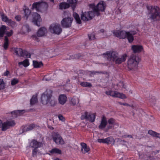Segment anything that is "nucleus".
<instances>
[{
	"label": "nucleus",
	"instance_id": "9",
	"mask_svg": "<svg viewBox=\"0 0 160 160\" xmlns=\"http://www.w3.org/2000/svg\"><path fill=\"white\" fill-rule=\"evenodd\" d=\"M73 19L72 18H65L61 21V24L63 28H68L71 27Z\"/></svg>",
	"mask_w": 160,
	"mask_h": 160
},
{
	"label": "nucleus",
	"instance_id": "24",
	"mask_svg": "<svg viewBox=\"0 0 160 160\" xmlns=\"http://www.w3.org/2000/svg\"><path fill=\"white\" fill-rule=\"evenodd\" d=\"M49 152L52 154H61V150L58 148H53L50 150Z\"/></svg>",
	"mask_w": 160,
	"mask_h": 160
},
{
	"label": "nucleus",
	"instance_id": "5",
	"mask_svg": "<svg viewBox=\"0 0 160 160\" xmlns=\"http://www.w3.org/2000/svg\"><path fill=\"white\" fill-rule=\"evenodd\" d=\"M43 144L42 142H38V141H32L30 143V146L34 148L32 152V155L33 157H34L37 154L38 151V148L42 147Z\"/></svg>",
	"mask_w": 160,
	"mask_h": 160
},
{
	"label": "nucleus",
	"instance_id": "30",
	"mask_svg": "<svg viewBox=\"0 0 160 160\" xmlns=\"http://www.w3.org/2000/svg\"><path fill=\"white\" fill-rule=\"evenodd\" d=\"M73 16L75 19L77 23L80 24L81 23V21L79 15L76 12H74Z\"/></svg>",
	"mask_w": 160,
	"mask_h": 160
},
{
	"label": "nucleus",
	"instance_id": "4",
	"mask_svg": "<svg viewBox=\"0 0 160 160\" xmlns=\"http://www.w3.org/2000/svg\"><path fill=\"white\" fill-rule=\"evenodd\" d=\"M48 7V5L45 2L34 3L32 6V9H35L37 11H46Z\"/></svg>",
	"mask_w": 160,
	"mask_h": 160
},
{
	"label": "nucleus",
	"instance_id": "36",
	"mask_svg": "<svg viewBox=\"0 0 160 160\" xmlns=\"http://www.w3.org/2000/svg\"><path fill=\"white\" fill-rule=\"evenodd\" d=\"M24 12L25 14L24 18H25L26 19H27L31 13L30 11L28 9H25L24 10Z\"/></svg>",
	"mask_w": 160,
	"mask_h": 160
},
{
	"label": "nucleus",
	"instance_id": "33",
	"mask_svg": "<svg viewBox=\"0 0 160 160\" xmlns=\"http://www.w3.org/2000/svg\"><path fill=\"white\" fill-rule=\"evenodd\" d=\"M23 51L21 48H17L15 49V53L17 55L21 56V55L23 53Z\"/></svg>",
	"mask_w": 160,
	"mask_h": 160
},
{
	"label": "nucleus",
	"instance_id": "8",
	"mask_svg": "<svg viewBox=\"0 0 160 160\" xmlns=\"http://www.w3.org/2000/svg\"><path fill=\"white\" fill-rule=\"evenodd\" d=\"M103 55L107 58V59L109 61H114L118 58V54L114 51H108Z\"/></svg>",
	"mask_w": 160,
	"mask_h": 160
},
{
	"label": "nucleus",
	"instance_id": "42",
	"mask_svg": "<svg viewBox=\"0 0 160 160\" xmlns=\"http://www.w3.org/2000/svg\"><path fill=\"white\" fill-rule=\"evenodd\" d=\"M90 75L92 76V75H94L96 73L97 74H104L102 71H91L90 72Z\"/></svg>",
	"mask_w": 160,
	"mask_h": 160
},
{
	"label": "nucleus",
	"instance_id": "22",
	"mask_svg": "<svg viewBox=\"0 0 160 160\" xmlns=\"http://www.w3.org/2000/svg\"><path fill=\"white\" fill-rule=\"evenodd\" d=\"M94 12H93V11L85 12L84 13V15H85L87 18H88L89 20L92 19V18L94 16Z\"/></svg>",
	"mask_w": 160,
	"mask_h": 160
},
{
	"label": "nucleus",
	"instance_id": "23",
	"mask_svg": "<svg viewBox=\"0 0 160 160\" xmlns=\"http://www.w3.org/2000/svg\"><path fill=\"white\" fill-rule=\"evenodd\" d=\"M78 0H67V2L69 3L72 8V10L74 11L76 7V3Z\"/></svg>",
	"mask_w": 160,
	"mask_h": 160
},
{
	"label": "nucleus",
	"instance_id": "45",
	"mask_svg": "<svg viewBox=\"0 0 160 160\" xmlns=\"http://www.w3.org/2000/svg\"><path fill=\"white\" fill-rule=\"evenodd\" d=\"M19 82V80L16 78H14L11 81V84L12 86H13L18 83Z\"/></svg>",
	"mask_w": 160,
	"mask_h": 160
},
{
	"label": "nucleus",
	"instance_id": "34",
	"mask_svg": "<svg viewBox=\"0 0 160 160\" xmlns=\"http://www.w3.org/2000/svg\"><path fill=\"white\" fill-rule=\"evenodd\" d=\"M90 115V114H88V112H85L84 114L81 116V118L82 120L86 119L88 120L89 119Z\"/></svg>",
	"mask_w": 160,
	"mask_h": 160
},
{
	"label": "nucleus",
	"instance_id": "39",
	"mask_svg": "<svg viewBox=\"0 0 160 160\" xmlns=\"http://www.w3.org/2000/svg\"><path fill=\"white\" fill-rule=\"evenodd\" d=\"M116 97L122 99L126 98L125 95L124 94L118 92L117 93Z\"/></svg>",
	"mask_w": 160,
	"mask_h": 160
},
{
	"label": "nucleus",
	"instance_id": "44",
	"mask_svg": "<svg viewBox=\"0 0 160 160\" xmlns=\"http://www.w3.org/2000/svg\"><path fill=\"white\" fill-rule=\"evenodd\" d=\"M22 112H25L24 111V110H18L12 112V114H15L16 115H21V113Z\"/></svg>",
	"mask_w": 160,
	"mask_h": 160
},
{
	"label": "nucleus",
	"instance_id": "29",
	"mask_svg": "<svg viewBox=\"0 0 160 160\" xmlns=\"http://www.w3.org/2000/svg\"><path fill=\"white\" fill-rule=\"evenodd\" d=\"M117 92L113 91H108L105 92V93L109 95H110L113 97H116Z\"/></svg>",
	"mask_w": 160,
	"mask_h": 160
},
{
	"label": "nucleus",
	"instance_id": "48",
	"mask_svg": "<svg viewBox=\"0 0 160 160\" xmlns=\"http://www.w3.org/2000/svg\"><path fill=\"white\" fill-rule=\"evenodd\" d=\"M107 122L109 124L113 125L115 122V120L112 118H111L108 120Z\"/></svg>",
	"mask_w": 160,
	"mask_h": 160
},
{
	"label": "nucleus",
	"instance_id": "53",
	"mask_svg": "<svg viewBox=\"0 0 160 160\" xmlns=\"http://www.w3.org/2000/svg\"><path fill=\"white\" fill-rule=\"evenodd\" d=\"M13 34V31L12 30H10V32H7L6 33L7 37H10Z\"/></svg>",
	"mask_w": 160,
	"mask_h": 160
},
{
	"label": "nucleus",
	"instance_id": "31",
	"mask_svg": "<svg viewBox=\"0 0 160 160\" xmlns=\"http://www.w3.org/2000/svg\"><path fill=\"white\" fill-rule=\"evenodd\" d=\"M6 30V27L4 25H2L0 28V37L3 36Z\"/></svg>",
	"mask_w": 160,
	"mask_h": 160
},
{
	"label": "nucleus",
	"instance_id": "32",
	"mask_svg": "<svg viewBox=\"0 0 160 160\" xmlns=\"http://www.w3.org/2000/svg\"><path fill=\"white\" fill-rule=\"evenodd\" d=\"M18 64L19 66L23 65L25 67H27L29 65L28 60V59H25L23 62H19Z\"/></svg>",
	"mask_w": 160,
	"mask_h": 160
},
{
	"label": "nucleus",
	"instance_id": "18",
	"mask_svg": "<svg viewBox=\"0 0 160 160\" xmlns=\"http://www.w3.org/2000/svg\"><path fill=\"white\" fill-rule=\"evenodd\" d=\"M71 6L70 5L66 2H62L59 4V8L60 9H65L69 8Z\"/></svg>",
	"mask_w": 160,
	"mask_h": 160
},
{
	"label": "nucleus",
	"instance_id": "10",
	"mask_svg": "<svg viewBox=\"0 0 160 160\" xmlns=\"http://www.w3.org/2000/svg\"><path fill=\"white\" fill-rule=\"evenodd\" d=\"M32 22L34 24L39 27L41 25L42 19L40 15L37 12L33 13L32 15Z\"/></svg>",
	"mask_w": 160,
	"mask_h": 160
},
{
	"label": "nucleus",
	"instance_id": "35",
	"mask_svg": "<svg viewBox=\"0 0 160 160\" xmlns=\"http://www.w3.org/2000/svg\"><path fill=\"white\" fill-rule=\"evenodd\" d=\"M80 85L83 87H91L92 86V85L90 83L86 82H81L80 83Z\"/></svg>",
	"mask_w": 160,
	"mask_h": 160
},
{
	"label": "nucleus",
	"instance_id": "49",
	"mask_svg": "<svg viewBox=\"0 0 160 160\" xmlns=\"http://www.w3.org/2000/svg\"><path fill=\"white\" fill-rule=\"evenodd\" d=\"M8 125L9 126H13L15 125V123L13 121H8L7 122Z\"/></svg>",
	"mask_w": 160,
	"mask_h": 160
},
{
	"label": "nucleus",
	"instance_id": "59",
	"mask_svg": "<svg viewBox=\"0 0 160 160\" xmlns=\"http://www.w3.org/2000/svg\"><path fill=\"white\" fill-rule=\"evenodd\" d=\"M118 103H119L120 104L122 105H123L124 106H130V105L128 104V103H122L121 102H119Z\"/></svg>",
	"mask_w": 160,
	"mask_h": 160
},
{
	"label": "nucleus",
	"instance_id": "28",
	"mask_svg": "<svg viewBox=\"0 0 160 160\" xmlns=\"http://www.w3.org/2000/svg\"><path fill=\"white\" fill-rule=\"evenodd\" d=\"M126 38H127L128 42L130 43L132 42L134 40L133 36L128 32H127Z\"/></svg>",
	"mask_w": 160,
	"mask_h": 160
},
{
	"label": "nucleus",
	"instance_id": "2",
	"mask_svg": "<svg viewBox=\"0 0 160 160\" xmlns=\"http://www.w3.org/2000/svg\"><path fill=\"white\" fill-rule=\"evenodd\" d=\"M147 8L150 11V13L151 14L150 19L154 21L160 20V9L159 7L147 6Z\"/></svg>",
	"mask_w": 160,
	"mask_h": 160
},
{
	"label": "nucleus",
	"instance_id": "26",
	"mask_svg": "<svg viewBox=\"0 0 160 160\" xmlns=\"http://www.w3.org/2000/svg\"><path fill=\"white\" fill-rule=\"evenodd\" d=\"M38 102V99L37 98V95H35L33 96L32 98L30 100V104L32 105H34Z\"/></svg>",
	"mask_w": 160,
	"mask_h": 160
},
{
	"label": "nucleus",
	"instance_id": "50",
	"mask_svg": "<svg viewBox=\"0 0 160 160\" xmlns=\"http://www.w3.org/2000/svg\"><path fill=\"white\" fill-rule=\"evenodd\" d=\"M88 36L90 40H94L95 39V35L94 34H88Z\"/></svg>",
	"mask_w": 160,
	"mask_h": 160
},
{
	"label": "nucleus",
	"instance_id": "46",
	"mask_svg": "<svg viewBox=\"0 0 160 160\" xmlns=\"http://www.w3.org/2000/svg\"><path fill=\"white\" fill-rule=\"evenodd\" d=\"M81 19L82 20L84 21H88L89 20L88 18H87L85 15H84V13H82L81 15Z\"/></svg>",
	"mask_w": 160,
	"mask_h": 160
},
{
	"label": "nucleus",
	"instance_id": "11",
	"mask_svg": "<svg viewBox=\"0 0 160 160\" xmlns=\"http://www.w3.org/2000/svg\"><path fill=\"white\" fill-rule=\"evenodd\" d=\"M127 32L125 31L116 30L113 31V35L120 39H124L126 38Z\"/></svg>",
	"mask_w": 160,
	"mask_h": 160
},
{
	"label": "nucleus",
	"instance_id": "55",
	"mask_svg": "<svg viewBox=\"0 0 160 160\" xmlns=\"http://www.w3.org/2000/svg\"><path fill=\"white\" fill-rule=\"evenodd\" d=\"M58 116L60 120H61L62 121H64V118L62 115L59 114Z\"/></svg>",
	"mask_w": 160,
	"mask_h": 160
},
{
	"label": "nucleus",
	"instance_id": "43",
	"mask_svg": "<svg viewBox=\"0 0 160 160\" xmlns=\"http://www.w3.org/2000/svg\"><path fill=\"white\" fill-rule=\"evenodd\" d=\"M95 118V115L94 114H90L89 119L88 120H89L91 122H93L94 121Z\"/></svg>",
	"mask_w": 160,
	"mask_h": 160
},
{
	"label": "nucleus",
	"instance_id": "51",
	"mask_svg": "<svg viewBox=\"0 0 160 160\" xmlns=\"http://www.w3.org/2000/svg\"><path fill=\"white\" fill-rule=\"evenodd\" d=\"M56 143L58 144H63L64 143V141H54Z\"/></svg>",
	"mask_w": 160,
	"mask_h": 160
},
{
	"label": "nucleus",
	"instance_id": "56",
	"mask_svg": "<svg viewBox=\"0 0 160 160\" xmlns=\"http://www.w3.org/2000/svg\"><path fill=\"white\" fill-rule=\"evenodd\" d=\"M79 54L76 55L74 57L73 56H70V59H74L75 58H76L77 57L78 58V59L79 58Z\"/></svg>",
	"mask_w": 160,
	"mask_h": 160
},
{
	"label": "nucleus",
	"instance_id": "15",
	"mask_svg": "<svg viewBox=\"0 0 160 160\" xmlns=\"http://www.w3.org/2000/svg\"><path fill=\"white\" fill-rule=\"evenodd\" d=\"M107 122L105 116H103L100 124L99 126L100 129H103L105 128L107 124Z\"/></svg>",
	"mask_w": 160,
	"mask_h": 160
},
{
	"label": "nucleus",
	"instance_id": "17",
	"mask_svg": "<svg viewBox=\"0 0 160 160\" xmlns=\"http://www.w3.org/2000/svg\"><path fill=\"white\" fill-rule=\"evenodd\" d=\"M67 97L64 94H62L59 96L58 98L59 103L62 105H63L66 102Z\"/></svg>",
	"mask_w": 160,
	"mask_h": 160
},
{
	"label": "nucleus",
	"instance_id": "1",
	"mask_svg": "<svg viewBox=\"0 0 160 160\" xmlns=\"http://www.w3.org/2000/svg\"><path fill=\"white\" fill-rule=\"evenodd\" d=\"M52 91L51 90H47L42 95L41 102L44 105L48 103L51 106H54L56 104L55 100L52 96Z\"/></svg>",
	"mask_w": 160,
	"mask_h": 160
},
{
	"label": "nucleus",
	"instance_id": "60",
	"mask_svg": "<svg viewBox=\"0 0 160 160\" xmlns=\"http://www.w3.org/2000/svg\"><path fill=\"white\" fill-rule=\"evenodd\" d=\"M31 37L34 39V40H36V41H38V38H37L36 36V35H33Z\"/></svg>",
	"mask_w": 160,
	"mask_h": 160
},
{
	"label": "nucleus",
	"instance_id": "3",
	"mask_svg": "<svg viewBox=\"0 0 160 160\" xmlns=\"http://www.w3.org/2000/svg\"><path fill=\"white\" fill-rule=\"evenodd\" d=\"M140 60L138 56L132 54L128 61V68L130 70H136Z\"/></svg>",
	"mask_w": 160,
	"mask_h": 160
},
{
	"label": "nucleus",
	"instance_id": "62",
	"mask_svg": "<svg viewBox=\"0 0 160 160\" xmlns=\"http://www.w3.org/2000/svg\"><path fill=\"white\" fill-rule=\"evenodd\" d=\"M9 73V72L7 70L4 73V76H8Z\"/></svg>",
	"mask_w": 160,
	"mask_h": 160
},
{
	"label": "nucleus",
	"instance_id": "47",
	"mask_svg": "<svg viewBox=\"0 0 160 160\" xmlns=\"http://www.w3.org/2000/svg\"><path fill=\"white\" fill-rule=\"evenodd\" d=\"M71 102L73 105H75L77 102H78V100L77 98L75 99L74 98H72L71 100Z\"/></svg>",
	"mask_w": 160,
	"mask_h": 160
},
{
	"label": "nucleus",
	"instance_id": "27",
	"mask_svg": "<svg viewBox=\"0 0 160 160\" xmlns=\"http://www.w3.org/2000/svg\"><path fill=\"white\" fill-rule=\"evenodd\" d=\"M33 65L34 67L35 68H40L43 65V64L42 62H38L36 61H33Z\"/></svg>",
	"mask_w": 160,
	"mask_h": 160
},
{
	"label": "nucleus",
	"instance_id": "63",
	"mask_svg": "<svg viewBox=\"0 0 160 160\" xmlns=\"http://www.w3.org/2000/svg\"><path fill=\"white\" fill-rule=\"evenodd\" d=\"M5 42H8V39L7 36H6L5 37Z\"/></svg>",
	"mask_w": 160,
	"mask_h": 160
},
{
	"label": "nucleus",
	"instance_id": "57",
	"mask_svg": "<svg viewBox=\"0 0 160 160\" xmlns=\"http://www.w3.org/2000/svg\"><path fill=\"white\" fill-rule=\"evenodd\" d=\"M128 32L130 33L132 36L136 34L137 33V32L136 31H130L129 32Z\"/></svg>",
	"mask_w": 160,
	"mask_h": 160
},
{
	"label": "nucleus",
	"instance_id": "7",
	"mask_svg": "<svg viewBox=\"0 0 160 160\" xmlns=\"http://www.w3.org/2000/svg\"><path fill=\"white\" fill-rule=\"evenodd\" d=\"M106 6L105 3L103 1H101L97 4L96 7H94L93 9V12H94V14L99 16L100 13L99 11H103L105 9Z\"/></svg>",
	"mask_w": 160,
	"mask_h": 160
},
{
	"label": "nucleus",
	"instance_id": "25",
	"mask_svg": "<svg viewBox=\"0 0 160 160\" xmlns=\"http://www.w3.org/2000/svg\"><path fill=\"white\" fill-rule=\"evenodd\" d=\"M148 133L149 134L151 135L153 137H155L157 138H158L160 139V134L157 133L152 130H149Z\"/></svg>",
	"mask_w": 160,
	"mask_h": 160
},
{
	"label": "nucleus",
	"instance_id": "40",
	"mask_svg": "<svg viewBox=\"0 0 160 160\" xmlns=\"http://www.w3.org/2000/svg\"><path fill=\"white\" fill-rule=\"evenodd\" d=\"M21 55V56H26L27 58H30L31 55L27 51H23V53Z\"/></svg>",
	"mask_w": 160,
	"mask_h": 160
},
{
	"label": "nucleus",
	"instance_id": "54",
	"mask_svg": "<svg viewBox=\"0 0 160 160\" xmlns=\"http://www.w3.org/2000/svg\"><path fill=\"white\" fill-rule=\"evenodd\" d=\"M8 46V42H4V43L3 47L4 49L6 50L7 49Z\"/></svg>",
	"mask_w": 160,
	"mask_h": 160
},
{
	"label": "nucleus",
	"instance_id": "6",
	"mask_svg": "<svg viewBox=\"0 0 160 160\" xmlns=\"http://www.w3.org/2000/svg\"><path fill=\"white\" fill-rule=\"evenodd\" d=\"M50 32L52 33L59 35L62 32V29L59 24L53 23L49 27Z\"/></svg>",
	"mask_w": 160,
	"mask_h": 160
},
{
	"label": "nucleus",
	"instance_id": "61",
	"mask_svg": "<svg viewBox=\"0 0 160 160\" xmlns=\"http://www.w3.org/2000/svg\"><path fill=\"white\" fill-rule=\"evenodd\" d=\"M113 125H110V124H109L107 126V128H108V129H112L113 127Z\"/></svg>",
	"mask_w": 160,
	"mask_h": 160
},
{
	"label": "nucleus",
	"instance_id": "12",
	"mask_svg": "<svg viewBox=\"0 0 160 160\" xmlns=\"http://www.w3.org/2000/svg\"><path fill=\"white\" fill-rule=\"evenodd\" d=\"M2 21L7 23L8 25L11 26L12 28L15 27L17 26L15 22L12 21L11 19L8 18L7 16L2 15Z\"/></svg>",
	"mask_w": 160,
	"mask_h": 160
},
{
	"label": "nucleus",
	"instance_id": "52",
	"mask_svg": "<svg viewBox=\"0 0 160 160\" xmlns=\"http://www.w3.org/2000/svg\"><path fill=\"white\" fill-rule=\"evenodd\" d=\"M97 140H114V138L112 137H110L105 139H98Z\"/></svg>",
	"mask_w": 160,
	"mask_h": 160
},
{
	"label": "nucleus",
	"instance_id": "64",
	"mask_svg": "<svg viewBox=\"0 0 160 160\" xmlns=\"http://www.w3.org/2000/svg\"><path fill=\"white\" fill-rule=\"evenodd\" d=\"M148 160H153L152 159H154V157H151V156H149L148 157Z\"/></svg>",
	"mask_w": 160,
	"mask_h": 160
},
{
	"label": "nucleus",
	"instance_id": "13",
	"mask_svg": "<svg viewBox=\"0 0 160 160\" xmlns=\"http://www.w3.org/2000/svg\"><path fill=\"white\" fill-rule=\"evenodd\" d=\"M131 49L134 53H136L141 52L143 49V48L141 45H133L132 46Z\"/></svg>",
	"mask_w": 160,
	"mask_h": 160
},
{
	"label": "nucleus",
	"instance_id": "14",
	"mask_svg": "<svg viewBox=\"0 0 160 160\" xmlns=\"http://www.w3.org/2000/svg\"><path fill=\"white\" fill-rule=\"evenodd\" d=\"M81 146V152L83 153H85L88 152L90 150L89 147L84 142H82L80 144Z\"/></svg>",
	"mask_w": 160,
	"mask_h": 160
},
{
	"label": "nucleus",
	"instance_id": "20",
	"mask_svg": "<svg viewBox=\"0 0 160 160\" xmlns=\"http://www.w3.org/2000/svg\"><path fill=\"white\" fill-rule=\"evenodd\" d=\"M52 136L53 140H62L61 136L58 132H53Z\"/></svg>",
	"mask_w": 160,
	"mask_h": 160
},
{
	"label": "nucleus",
	"instance_id": "58",
	"mask_svg": "<svg viewBox=\"0 0 160 160\" xmlns=\"http://www.w3.org/2000/svg\"><path fill=\"white\" fill-rule=\"evenodd\" d=\"M15 18L16 20L19 21L21 19V17L20 15H17L15 17Z\"/></svg>",
	"mask_w": 160,
	"mask_h": 160
},
{
	"label": "nucleus",
	"instance_id": "16",
	"mask_svg": "<svg viewBox=\"0 0 160 160\" xmlns=\"http://www.w3.org/2000/svg\"><path fill=\"white\" fill-rule=\"evenodd\" d=\"M47 32L46 29L44 27L40 28L37 32V35L38 37H42Z\"/></svg>",
	"mask_w": 160,
	"mask_h": 160
},
{
	"label": "nucleus",
	"instance_id": "41",
	"mask_svg": "<svg viewBox=\"0 0 160 160\" xmlns=\"http://www.w3.org/2000/svg\"><path fill=\"white\" fill-rule=\"evenodd\" d=\"M98 141L100 143H106L108 145L110 144L112 141H113V144L115 142V141Z\"/></svg>",
	"mask_w": 160,
	"mask_h": 160
},
{
	"label": "nucleus",
	"instance_id": "19",
	"mask_svg": "<svg viewBox=\"0 0 160 160\" xmlns=\"http://www.w3.org/2000/svg\"><path fill=\"white\" fill-rule=\"evenodd\" d=\"M35 125L34 124H30L27 126L26 127H22V132H21V133H23L25 131H28L30 130H32L35 127Z\"/></svg>",
	"mask_w": 160,
	"mask_h": 160
},
{
	"label": "nucleus",
	"instance_id": "38",
	"mask_svg": "<svg viewBox=\"0 0 160 160\" xmlns=\"http://www.w3.org/2000/svg\"><path fill=\"white\" fill-rule=\"evenodd\" d=\"M8 127L9 126L7 122H4L3 123H2V125L1 126L2 130V131H5L8 128Z\"/></svg>",
	"mask_w": 160,
	"mask_h": 160
},
{
	"label": "nucleus",
	"instance_id": "37",
	"mask_svg": "<svg viewBox=\"0 0 160 160\" xmlns=\"http://www.w3.org/2000/svg\"><path fill=\"white\" fill-rule=\"evenodd\" d=\"M5 88V85L3 79H0V90L3 89Z\"/></svg>",
	"mask_w": 160,
	"mask_h": 160
},
{
	"label": "nucleus",
	"instance_id": "21",
	"mask_svg": "<svg viewBox=\"0 0 160 160\" xmlns=\"http://www.w3.org/2000/svg\"><path fill=\"white\" fill-rule=\"evenodd\" d=\"M126 55H123L120 58H117L115 61V62L116 64H120L122 62H124L126 60Z\"/></svg>",
	"mask_w": 160,
	"mask_h": 160
}]
</instances>
